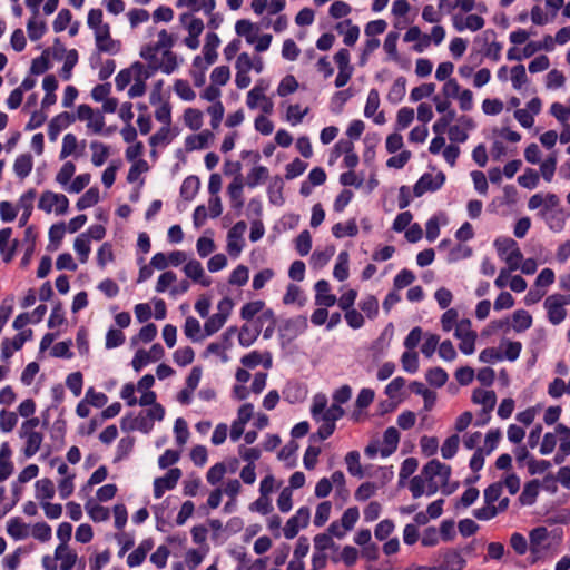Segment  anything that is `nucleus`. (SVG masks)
<instances>
[{
    "label": "nucleus",
    "mask_w": 570,
    "mask_h": 570,
    "mask_svg": "<svg viewBox=\"0 0 570 570\" xmlns=\"http://www.w3.org/2000/svg\"><path fill=\"white\" fill-rule=\"evenodd\" d=\"M570 304V294H552L544 301L548 320L551 324H560L567 316L566 306Z\"/></svg>",
    "instance_id": "f257e3e1"
},
{
    "label": "nucleus",
    "mask_w": 570,
    "mask_h": 570,
    "mask_svg": "<svg viewBox=\"0 0 570 570\" xmlns=\"http://www.w3.org/2000/svg\"><path fill=\"white\" fill-rule=\"evenodd\" d=\"M472 402L475 404L483 405V413L485 415L484 420H476L475 425L476 426H484L489 423L491 415L490 413L495 406L497 403V395L495 392L492 390H482V389H475L472 394Z\"/></svg>",
    "instance_id": "f03ea898"
},
{
    "label": "nucleus",
    "mask_w": 570,
    "mask_h": 570,
    "mask_svg": "<svg viewBox=\"0 0 570 570\" xmlns=\"http://www.w3.org/2000/svg\"><path fill=\"white\" fill-rule=\"evenodd\" d=\"M445 183V175L443 171H439L435 176L432 174H423L413 186L414 197H421L428 191L439 190Z\"/></svg>",
    "instance_id": "7ed1b4c3"
},
{
    "label": "nucleus",
    "mask_w": 570,
    "mask_h": 570,
    "mask_svg": "<svg viewBox=\"0 0 570 570\" xmlns=\"http://www.w3.org/2000/svg\"><path fill=\"white\" fill-rule=\"evenodd\" d=\"M311 511L307 507H301L294 515H292L283 531L286 539H294L301 528H306L309 523Z\"/></svg>",
    "instance_id": "20e7f679"
},
{
    "label": "nucleus",
    "mask_w": 570,
    "mask_h": 570,
    "mask_svg": "<svg viewBox=\"0 0 570 570\" xmlns=\"http://www.w3.org/2000/svg\"><path fill=\"white\" fill-rule=\"evenodd\" d=\"M96 47L100 52L109 55H117L121 49L119 40L111 38L110 26L105 23V27L95 31Z\"/></svg>",
    "instance_id": "39448f33"
},
{
    "label": "nucleus",
    "mask_w": 570,
    "mask_h": 570,
    "mask_svg": "<svg viewBox=\"0 0 570 570\" xmlns=\"http://www.w3.org/2000/svg\"><path fill=\"white\" fill-rule=\"evenodd\" d=\"M247 224L244 220L237 222L227 233V250L230 256L237 257L244 247V233Z\"/></svg>",
    "instance_id": "423d86ee"
},
{
    "label": "nucleus",
    "mask_w": 570,
    "mask_h": 570,
    "mask_svg": "<svg viewBox=\"0 0 570 570\" xmlns=\"http://www.w3.org/2000/svg\"><path fill=\"white\" fill-rule=\"evenodd\" d=\"M181 476V470L179 468H171L168 472L160 478L154 480V497L160 499L165 491L173 490Z\"/></svg>",
    "instance_id": "0eeeda50"
},
{
    "label": "nucleus",
    "mask_w": 570,
    "mask_h": 570,
    "mask_svg": "<svg viewBox=\"0 0 570 570\" xmlns=\"http://www.w3.org/2000/svg\"><path fill=\"white\" fill-rule=\"evenodd\" d=\"M32 337V330L18 333L12 340L4 338L1 344V360L8 361L14 352L21 350L24 343Z\"/></svg>",
    "instance_id": "6e6552de"
},
{
    "label": "nucleus",
    "mask_w": 570,
    "mask_h": 570,
    "mask_svg": "<svg viewBox=\"0 0 570 570\" xmlns=\"http://www.w3.org/2000/svg\"><path fill=\"white\" fill-rule=\"evenodd\" d=\"M421 474L424 479L440 478L442 484H446L451 476V466L440 462L436 459L429 461L422 469Z\"/></svg>",
    "instance_id": "1a4fd4ad"
},
{
    "label": "nucleus",
    "mask_w": 570,
    "mask_h": 570,
    "mask_svg": "<svg viewBox=\"0 0 570 570\" xmlns=\"http://www.w3.org/2000/svg\"><path fill=\"white\" fill-rule=\"evenodd\" d=\"M307 328V320L305 316H296L286 320L282 326H279V336L287 337L288 340L295 338Z\"/></svg>",
    "instance_id": "9d476101"
},
{
    "label": "nucleus",
    "mask_w": 570,
    "mask_h": 570,
    "mask_svg": "<svg viewBox=\"0 0 570 570\" xmlns=\"http://www.w3.org/2000/svg\"><path fill=\"white\" fill-rule=\"evenodd\" d=\"M466 564L462 554L454 549H446L443 552L442 560L439 566H434L436 570H462Z\"/></svg>",
    "instance_id": "9b49d317"
},
{
    "label": "nucleus",
    "mask_w": 570,
    "mask_h": 570,
    "mask_svg": "<svg viewBox=\"0 0 570 570\" xmlns=\"http://www.w3.org/2000/svg\"><path fill=\"white\" fill-rule=\"evenodd\" d=\"M76 116L68 111H63L55 116L48 125V136L50 140H56L62 129L75 122Z\"/></svg>",
    "instance_id": "f8f14e48"
},
{
    "label": "nucleus",
    "mask_w": 570,
    "mask_h": 570,
    "mask_svg": "<svg viewBox=\"0 0 570 570\" xmlns=\"http://www.w3.org/2000/svg\"><path fill=\"white\" fill-rule=\"evenodd\" d=\"M315 288V304L323 307H332L336 304V296L331 294L330 283L325 279H320L314 285Z\"/></svg>",
    "instance_id": "ddd939ff"
},
{
    "label": "nucleus",
    "mask_w": 570,
    "mask_h": 570,
    "mask_svg": "<svg viewBox=\"0 0 570 570\" xmlns=\"http://www.w3.org/2000/svg\"><path fill=\"white\" fill-rule=\"evenodd\" d=\"M244 183L242 175H238L234 178V180L229 184L227 188L228 196L230 198V207L240 213L244 206V197H243Z\"/></svg>",
    "instance_id": "4468645a"
},
{
    "label": "nucleus",
    "mask_w": 570,
    "mask_h": 570,
    "mask_svg": "<svg viewBox=\"0 0 570 570\" xmlns=\"http://www.w3.org/2000/svg\"><path fill=\"white\" fill-rule=\"evenodd\" d=\"M497 33L493 29H487L483 32V38L485 42V49L483 51V56L493 60L499 61L501 59V50L502 43L495 41Z\"/></svg>",
    "instance_id": "2eb2a0df"
},
{
    "label": "nucleus",
    "mask_w": 570,
    "mask_h": 570,
    "mask_svg": "<svg viewBox=\"0 0 570 570\" xmlns=\"http://www.w3.org/2000/svg\"><path fill=\"white\" fill-rule=\"evenodd\" d=\"M12 450L8 442L0 446V482L6 481L13 473V463L10 460Z\"/></svg>",
    "instance_id": "dca6fc26"
},
{
    "label": "nucleus",
    "mask_w": 570,
    "mask_h": 570,
    "mask_svg": "<svg viewBox=\"0 0 570 570\" xmlns=\"http://www.w3.org/2000/svg\"><path fill=\"white\" fill-rule=\"evenodd\" d=\"M36 189L31 188L23 193L19 198V207L22 208V214L19 218V226L23 227L27 225L33 209V199L36 198Z\"/></svg>",
    "instance_id": "f3484780"
},
{
    "label": "nucleus",
    "mask_w": 570,
    "mask_h": 570,
    "mask_svg": "<svg viewBox=\"0 0 570 570\" xmlns=\"http://www.w3.org/2000/svg\"><path fill=\"white\" fill-rule=\"evenodd\" d=\"M220 45V39L215 32L206 35L205 45L203 47L204 59L207 65H213L217 60V48Z\"/></svg>",
    "instance_id": "a211bd4d"
},
{
    "label": "nucleus",
    "mask_w": 570,
    "mask_h": 570,
    "mask_svg": "<svg viewBox=\"0 0 570 570\" xmlns=\"http://www.w3.org/2000/svg\"><path fill=\"white\" fill-rule=\"evenodd\" d=\"M20 436L26 438V445L23 449L24 456H33L41 446L43 440L42 434L36 431H26L24 433H20Z\"/></svg>",
    "instance_id": "6ab92c4d"
},
{
    "label": "nucleus",
    "mask_w": 570,
    "mask_h": 570,
    "mask_svg": "<svg viewBox=\"0 0 570 570\" xmlns=\"http://www.w3.org/2000/svg\"><path fill=\"white\" fill-rule=\"evenodd\" d=\"M77 553L69 550L67 544H59L55 550V559L61 560V570H71L77 562Z\"/></svg>",
    "instance_id": "aec40b11"
},
{
    "label": "nucleus",
    "mask_w": 570,
    "mask_h": 570,
    "mask_svg": "<svg viewBox=\"0 0 570 570\" xmlns=\"http://www.w3.org/2000/svg\"><path fill=\"white\" fill-rule=\"evenodd\" d=\"M383 441L385 448L381 450V455L386 458L394 453L397 449V444L400 441V433L394 426H390L384 431Z\"/></svg>",
    "instance_id": "412c9836"
},
{
    "label": "nucleus",
    "mask_w": 570,
    "mask_h": 570,
    "mask_svg": "<svg viewBox=\"0 0 570 570\" xmlns=\"http://www.w3.org/2000/svg\"><path fill=\"white\" fill-rule=\"evenodd\" d=\"M540 481L533 479L527 482L523 487V490L519 497V501L522 505H532L539 495Z\"/></svg>",
    "instance_id": "4be33fe9"
},
{
    "label": "nucleus",
    "mask_w": 570,
    "mask_h": 570,
    "mask_svg": "<svg viewBox=\"0 0 570 570\" xmlns=\"http://www.w3.org/2000/svg\"><path fill=\"white\" fill-rule=\"evenodd\" d=\"M33 167V159L30 154L19 155L13 163V171L20 178L24 179L30 175Z\"/></svg>",
    "instance_id": "5701e85b"
},
{
    "label": "nucleus",
    "mask_w": 570,
    "mask_h": 570,
    "mask_svg": "<svg viewBox=\"0 0 570 570\" xmlns=\"http://www.w3.org/2000/svg\"><path fill=\"white\" fill-rule=\"evenodd\" d=\"M444 28L442 26H434L432 28L431 36L423 35L422 42L415 43L413 46V49L417 52H422L423 49L430 45L431 41H433L438 46L444 40Z\"/></svg>",
    "instance_id": "b1692460"
},
{
    "label": "nucleus",
    "mask_w": 570,
    "mask_h": 570,
    "mask_svg": "<svg viewBox=\"0 0 570 570\" xmlns=\"http://www.w3.org/2000/svg\"><path fill=\"white\" fill-rule=\"evenodd\" d=\"M235 31L238 36L245 37L248 43H254L257 38L258 28L247 19H240L235 24Z\"/></svg>",
    "instance_id": "393cba45"
},
{
    "label": "nucleus",
    "mask_w": 570,
    "mask_h": 570,
    "mask_svg": "<svg viewBox=\"0 0 570 570\" xmlns=\"http://www.w3.org/2000/svg\"><path fill=\"white\" fill-rule=\"evenodd\" d=\"M214 138V134L209 130H203L198 135H190L185 140L187 150L204 149L207 147L208 141Z\"/></svg>",
    "instance_id": "a878e982"
},
{
    "label": "nucleus",
    "mask_w": 570,
    "mask_h": 570,
    "mask_svg": "<svg viewBox=\"0 0 570 570\" xmlns=\"http://www.w3.org/2000/svg\"><path fill=\"white\" fill-rule=\"evenodd\" d=\"M200 188V180L197 176L190 175L183 180L180 196L185 200H193Z\"/></svg>",
    "instance_id": "bb28decb"
},
{
    "label": "nucleus",
    "mask_w": 570,
    "mask_h": 570,
    "mask_svg": "<svg viewBox=\"0 0 570 570\" xmlns=\"http://www.w3.org/2000/svg\"><path fill=\"white\" fill-rule=\"evenodd\" d=\"M184 272L187 277L191 278L194 282L200 283L203 286H208L209 281L204 279V268L200 264V262L196 259L189 261L184 266Z\"/></svg>",
    "instance_id": "cd10ccee"
},
{
    "label": "nucleus",
    "mask_w": 570,
    "mask_h": 570,
    "mask_svg": "<svg viewBox=\"0 0 570 570\" xmlns=\"http://www.w3.org/2000/svg\"><path fill=\"white\" fill-rule=\"evenodd\" d=\"M7 533L14 540H22L28 537V525L19 518H11L7 523Z\"/></svg>",
    "instance_id": "c85d7f7f"
},
{
    "label": "nucleus",
    "mask_w": 570,
    "mask_h": 570,
    "mask_svg": "<svg viewBox=\"0 0 570 570\" xmlns=\"http://www.w3.org/2000/svg\"><path fill=\"white\" fill-rule=\"evenodd\" d=\"M36 498L40 500L41 502H45L47 500H50L55 497V484L53 482L48 479L43 478L36 482Z\"/></svg>",
    "instance_id": "c756f323"
},
{
    "label": "nucleus",
    "mask_w": 570,
    "mask_h": 570,
    "mask_svg": "<svg viewBox=\"0 0 570 570\" xmlns=\"http://www.w3.org/2000/svg\"><path fill=\"white\" fill-rule=\"evenodd\" d=\"M406 92V79L404 77H399L395 79L394 83L390 88L387 92V100L392 105H396L401 102L405 96Z\"/></svg>",
    "instance_id": "7c9ffc66"
},
{
    "label": "nucleus",
    "mask_w": 570,
    "mask_h": 570,
    "mask_svg": "<svg viewBox=\"0 0 570 570\" xmlns=\"http://www.w3.org/2000/svg\"><path fill=\"white\" fill-rule=\"evenodd\" d=\"M532 325V316L525 309H517L512 314V327L515 332L521 333L530 328Z\"/></svg>",
    "instance_id": "2f4dec72"
},
{
    "label": "nucleus",
    "mask_w": 570,
    "mask_h": 570,
    "mask_svg": "<svg viewBox=\"0 0 570 570\" xmlns=\"http://www.w3.org/2000/svg\"><path fill=\"white\" fill-rule=\"evenodd\" d=\"M332 233L336 238L355 237L358 233L356 220L352 218L346 224L337 223L332 227Z\"/></svg>",
    "instance_id": "473e14b6"
},
{
    "label": "nucleus",
    "mask_w": 570,
    "mask_h": 570,
    "mask_svg": "<svg viewBox=\"0 0 570 570\" xmlns=\"http://www.w3.org/2000/svg\"><path fill=\"white\" fill-rule=\"evenodd\" d=\"M163 58H164L163 63L159 62V63H155V65H149V68L153 70L160 69L164 73L170 75L177 68V57L173 51L165 50L163 52Z\"/></svg>",
    "instance_id": "72a5a7b5"
},
{
    "label": "nucleus",
    "mask_w": 570,
    "mask_h": 570,
    "mask_svg": "<svg viewBox=\"0 0 570 570\" xmlns=\"http://www.w3.org/2000/svg\"><path fill=\"white\" fill-rule=\"evenodd\" d=\"M85 508L94 522H104L107 521L110 517L108 508L98 503H92L91 500L86 503Z\"/></svg>",
    "instance_id": "f704fd0d"
},
{
    "label": "nucleus",
    "mask_w": 570,
    "mask_h": 570,
    "mask_svg": "<svg viewBox=\"0 0 570 570\" xmlns=\"http://www.w3.org/2000/svg\"><path fill=\"white\" fill-rule=\"evenodd\" d=\"M90 149L92 150V164L96 167L102 166L109 156V147L100 141H91Z\"/></svg>",
    "instance_id": "c9c22d12"
},
{
    "label": "nucleus",
    "mask_w": 570,
    "mask_h": 570,
    "mask_svg": "<svg viewBox=\"0 0 570 570\" xmlns=\"http://www.w3.org/2000/svg\"><path fill=\"white\" fill-rule=\"evenodd\" d=\"M37 17L32 16L27 23L28 37L31 41H37L43 37L47 31V24L42 20H37Z\"/></svg>",
    "instance_id": "e433bc0d"
},
{
    "label": "nucleus",
    "mask_w": 570,
    "mask_h": 570,
    "mask_svg": "<svg viewBox=\"0 0 570 570\" xmlns=\"http://www.w3.org/2000/svg\"><path fill=\"white\" fill-rule=\"evenodd\" d=\"M283 188V179L279 176H276L267 189L268 198L272 204L282 205L284 203Z\"/></svg>",
    "instance_id": "4c0bfd02"
},
{
    "label": "nucleus",
    "mask_w": 570,
    "mask_h": 570,
    "mask_svg": "<svg viewBox=\"0 0 570 570\" xmlns=\"http://www.w3.org/2000/svg\"><path fill=\"white\" fill-rule=\"evenodd\" d=\"M333 276L343 282L348 277V253L343 250L337 256V262L333 269Z\"/></svg>",
    "instance_id": "58836bf2"
},
{
    "label": "nucleus",
    "mask_w": 570,
    "mask_h": 570,
    "mask_svg": "<svg viewBox=\"0 0 570 570\" xmlns=\"http://www.w3.org/2000/svg\"><path fill=\"white\" fill-rule=\"evenodd\" d=\"M50 49L47 48L42 51V53L35 58L31 62L30 72L32 75H42L45 73L50 67Z\"/></svg>",
    "instance_id": "ea45409f"
},
{
    "label": "nucleus",
    "mask_w": 570,
    "mask_h": 570,
    "mask_svg": "<svg viewBox=\"0 0 570 570\" xmlns=\"http://www.w3.org/2000/svg\"><path fill=\"white\" fill-rule=\"evenodd\" d=\"M99 202L98 187H90L78 200L76 207L78 210H85L95 206Z\"/></svg>",
    "instance_id": "a19ab883"
},
{
    "label": "nucleus",
    "mask_w": 570,
    "mask_h": 570,
    "mask_svg": "<svg viewBox=\"0 0 570 570\" xmlns=\"http://www.w3.org/2000/svg\"><path fill=\"white\" fill-rule=\"evenodd\" d=\"M261 333V328L256 327L252 330L249 325L244 324L238 333V342L243 347H249L254 344Z\"/></svg>",
    "instance_id": "79ce46f5"
},
{
    "label": "nucleus",
    "mask_w": 570,
    "mask_h": 570,
    "mask_svg": "<svg viewBox=\"0 0 570 570\" xmlns=\"http://www.w3.org/2000/svg\"><path fill=\"white\" fill-rule=\"evenodd\" d=\"M530 550L532 553L539 552V547L548 539L549 531L546 527H537L530 531Z\"/></svg>",
    "instance_id": "37998d69"
},
{
    "label": "nucleus",
    "mask_w": 570,
    "mask_h": 570,
    "mask_svg": "<svg viewBox=\"0 0 570 570\" xmlns=\"http://www.w3.org/2000/svg\"><path fill=\"white\" fill-rule=\"evenodd\" d=\"M268 178V169L265 166L254 167L246 177V185L249 188H255Z\"/></svg>",
    "instance_id": "c03bdc74"
},
{
    "label": "nucleus",
    "mask_w": 570,
    "mask_h": 570,
    "mask_svg": "<svg viewBox=\"0 0 570 570\" xmlns=\"http://www.w3.org/2000/svg\"><path fill=\"white\" fill-rule=\"evenodd\" d=\"M185 335L194 342H200L205 335L200 334V324L194 316H188L184 326Z\"/></svg>",
    "instance_id": "a18cd8bd"
},
{
    "label": "nucleus",
    "mask_w": 570,
    "mask_h": 570,
    "mask_svg": "<svg viewBox=\"0 0 570 570\" xmlns=\"http://www.w3.org/2000/svg\"><path fill=\"white\" fill-rule=\"evenodd\" d=\"M343 24H348V29L346 30V32L344 33V39H343V42L348 46V47H352L356 43L358 37H360V28L356 26V24H352V21L350 19L345 20L344 22H340L337 23L336 26V30L342 33L343 30H342V27Z\"/></svg>",
    "instance_id": "49530a36"
},
{
    "label": "nucleus",
    "mask_w": 570,
    "mask_h": 570,
    "mask_svg": "<svg viewBox=\"0 0 570 570\" xmlns=\"http://www.w3.org/2000/svg\"><path fill=\"white\" fill-rule=\"evenodd\" d=\"M425 379L430 385L441 387L446 383L449 375L445 370L440 366H435L426 372Z\"/></svg>",
    "instance_id": "de8ad7c7"
},
{
    "label": "nucleus",
    "mask_w": 570,
    "mask_h": 570,
    "mask_svg": "<svg viewBox=\"0 0 570 570\" xmlns=\"http://www.w3.org/2000/svg\"><path fill=\"white\" fill-rule=\"evenodd\" d=\"M134 445L135 439L132 436L121 438L117 444L114 462H120L126 459L131 453Z\"/></svg>",
    "instance_id": "09e8293b"
},
{
    "label": "nucleus",
    "mask_w": 570,
    "mask_h": 570,
    "mask_svg": "<svg viewBox=\"0 0 570 570\" xmlns=\"http://www.w3.org/2000/svg\"><path fill=\"white\" fill-rule=\"evenodd\" d=\"M78 62V51L76 49H70L67 55L63 62V66L60 70V77L62 80L67 81L72 76V69Z\"/></svg>",
    "instance_id": "8fccbe9b"
},
{
    "label": "nucleus",
    "mask_w": 570,
    "mask_h": 570,
    "mask_svg": "<svg viewBox=\"0 0 570 570\" xmlns=\"http://www.w3.org/2000/svg\"><path fill=\"white\" fill-rule=\"evenodd\" d=\"M306 302V298L303 297L302 291L299 286L295 284H288L286 288V293L283 297V303L285 305L297 303L299 306H303Z\"/></svg>",
    "instance_id": "3c124183"
},
{
    "label": "nucleus",
    "mask_w": 570,
    "mask_h": 570,
    "mask_svg": "<svg viewBox=\"0 0 570 570\" xmlns=\"http://www.w3.org/2000/svg\"><path fill=\"white\" fill-rule=\"evenodd\" d=\"M73 248L79 255L81 263H86L90 254V240L86 234H80L76 237Z\"/></svg>",
    "instance_id": "603ef678"
},
{
    "label": "nucleus",
    "mask_w": 570,
    "mask_h": 570,
    "mask_svg": "<svg viewBox=\"0 0 570 570\" xmlns=\"http://www.w3.org/2000/svg\"><path fill=\"white\" fill-rule=\"evenodd\" d=\"M456 112L455 110H448L446 114H443L432 126L433 132L435 135H443L445 131H449L451 127V122L455 119Z\"/></svg>",
    "instance_id": "864d4df0"
},
{
    "label": "nucleus",
    "mask_w": 570,
    "mask_h": 570,
    "mask_svg": "<svg viewBox=\"0 0 570 570\" xmlns=\"http://www.w3.org/2000/svg\"><path fill=\"white\" fill-rule=\"evenodd\" d=\"M347 471L353 476L363 478L364 473L360 463V453L357 451H350L345 456Z\"/></svg>",
    "instance_id": "5fc2aeb1"
},
{
    "label": "nucleus",
    "mask_w": 570,
    "mask_h": 570,
    "mask_svg": "<svg viewBox=\"0 0 570 570\" xmlns=\"http://www.w3.org/2000/svg\"><path fill=\"white\" fill-rule=\"evenodd\" d=\"M267 85H263V80H261L254 88H252L246 98V104L248 108L255 109L257 107L258 101L265 99L264 91L266 90Z\"/></svg>",
    "instance_id": "6e6d98bb"
},
{
    "label": "nucleus",
    "mask_w": 570,
    "mask_h": 570,
    "mask_svg": "<svg viewBox=\"0 0 570 570\" xmlns=\"http://www.w3.org/2000/svg\"><path fill=\"white\" fill-rule=\"evenodd\" d=\"M264 307L265 302L261 299L246 303L240 308V317L245 321H252L255 317V315H257L264 309Z\"/></svg>",
    "instance_id": "4d7b16f0"
},
{
    "label": "nucleus",
    "mask_w": 570,
    "mask_h": 570,
    "mask_svg": "<svg viewBox=\"0 0 570 570\" xmlns=\"http://www.w3.org/2000/svg\"><path fill=\"white\" fill-rule=\"evenodd\" d=\"M460 438L458 434H453L445 439L441 446V455L443 459H452L459 449Z\"/></svg>",
    "instance_id": "13d9d810"
},
{
    "label": "nucleus",
    "mask_w": 570,
    "mask_h": 570,
    "mask_svg": "<svg viewBox=\"0 0 570 570\" xmlns=\"http://www.w3.org/2000/svg\"><path fill=\"white\" fill-rule=\"evenodd\" d=\"M184 120L191 130H198L203 125V114L198 109L187 108L184 112Z\"/></svg>",
    "instance_id": "bf43d9fd"
},
{
    "label": "nucleus",
    "mask_w": 570,
    "mask_h": 570,
    "mask_svg": "<svg viewBox=\"0 0 570 570\" xmlns=\"http://www.w3.org/2000/svg\"><path fill=\"white\" fill-rule=\"evenodd\" d=\"M298 88V82L296 78L293 75L285 76L278 87H277V95L279 97H286L293 92H295Z\"/></svg>",
    "instance_id": "052dcab7"
},
{
    "label": "nucleus",
    "mask_w": 570,
    "mask_h": 570,
    "mask_svg": "<svg viewBox=\"0 0 570 570\" xmlns=\"http://www.w3.org/2000/svg\"><path fill=\"white\" fill-rule=\"evenodd\" d=\"M126 336L120 328H109L106 334L105 346L107 350L116 348L125 343Z\"/></svg>",
    "instance_id": "680f3d73"
},
{
    "label": "nucleus",
    "mask_w": 570,
    "mask_h": 570,
    "mask_svg": "<svg viewBox=\"0 0 570 570\" xmlns=\"http://www.w3.org/2000/svg\"><path fill=\"white\" fill-rule=\"evenodd\" d=\"M402 367L407 373H416L419 370V355L414 351H406L401 356Z\"/></svg>",
    "instance_id": "e2e57ef3"
},
{
    "label": "nucleus",
    "mask_w": 570,
    "mask_h": 570,
    "mask_svg": "<svg viewBox=\"0 0 570 570\" xmlns=\"http://www.w3.org/2000/svg\"><path fill=\"white\" fill-rule=\"evenodd\" d=\"M225 323L226 321L224 315H218L217 313L213 314L204 324L205 336L215 334L224 326Z\"/></svg>",
    "instance_id": "0e129e2a"
},
{
    "label": "nucleus",
    "mask_w": 570,
    "mask_h": 570,
    "mask_svg": "<svg viewBox=\"0 0 570 570\" xmlns=\"http://www.w3.org/2000/svg\"><path fill=\"white\" fill-rule=\"evenodd\" d=\"M419 462L415 458H407L405 459L402 464L399 472V484L403 485L404 481L409 479L417 469Z\"/></svg>",
    "instance_id": "69168bd1"
},
{
    "label": "nucleus",
    "mask_w": 570,
    "mask_h": 570,
    "mask_svg": "<svg viewBox=\"0 0 570 570\" xmlns=\"http://www.w3.org/2000/svg\"><path fill=\"white\" fill-rule=\"evenodd\" d=\"M539 174L532 169L527 168L525 171L518 177V183L523 188L534 189L539 184Z\"/></svg>",
    "instance_id": "338daca9"
},
{
    "label": "nucleus",
    "mask_w": 570,
    "mask_h": 570,
    "mask_svg": "<svg viewBox=\"0 0 570 570\" xmlns=\"http://www.w3.org/2000/svg\"><path fill=\"white\" fill-rule=\"evenodd\" d=\"M380 107V94L376 89H371L367 95L366 104L364 107V116L372 118Z\"/></svg>",
    "instance_id": "774afa93"
}]
</instances>
